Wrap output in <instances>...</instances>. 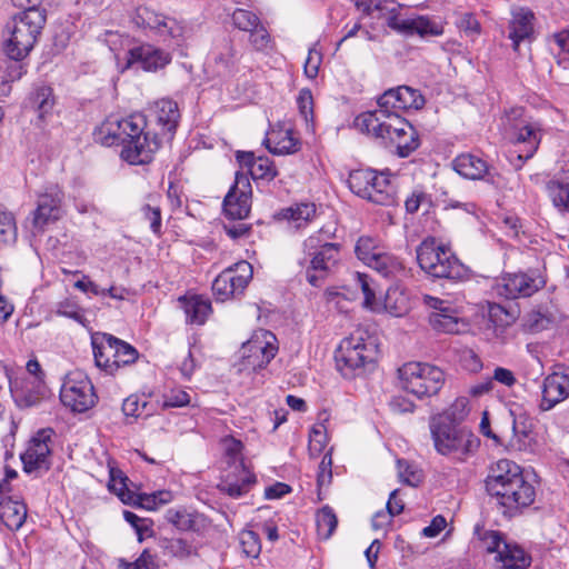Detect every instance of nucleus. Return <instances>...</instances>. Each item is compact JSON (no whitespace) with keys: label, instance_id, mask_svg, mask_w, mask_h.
<instances>
[{"label":"nucleus","instance_id":"nucleus-38","mask_svg":"<svg viewBox=\"0 0 569 569\" xmlns=\"http://www.w3.org/2000/svg\"><path fill=\"white\" fill-rule=\"evenodd\" d=\"M409 29L407 34H419L420 37H438L443 33V28L441 24L436 23L428 19L427 17H417L409 19Z\"/></svg>","mask_w":569,"mask_h":569},{"label":"nucleus","instance_id":"nucleus-13","mask_svg":"<svg viewBox=\"0 0 569 569\" xmlns=\"http://www.w3.org/2000/svg\"><path fill=\"white\" fill-rule=\"evenodd\" d=\"M403 389L418 398L437 395L445 383L443 371L430 363L408 362L399 369Z\"/></svg>","mask_w":569,"mask_h":569},{"label":"nucleus","instance_id":"nucleus-21","mask_svg":"<svg viewBox=\"0 0 569 569\" xmlns=\"http://www.w3.org/2000/svg\"><path fill=\"white\" fill-rule=\"evenodd\" d=\"M52 436L53 430L51 428H46L39 430L30 439L26 451L21 453L20 457L23 463V470L27 473H32L39 470H49V457L51 453L50 442Z\"/></svg>","mask_w":569,"mask_h":569},{"label":"nucleus","instance_id":"nucleus-28","mask_svg":"<svg viewBox=\"0 0 569 569\" xmlns=\"http://www.w3.org/2000/svg\"><path fill=\"white\" fill-rule=\"evenodd\" d=\"M268 150L277 156L292 154L300 150L301 142L292 129L272 130L264 139Z\"/></svg>","mask_w":569,"mask_h":569},{"label":"nucleus","instance_id":"nucleus-58","mask_svg":"<svg viewBox=\"0 0 569 569\" xmlns=\"http://www.w3.org/2000/svg\"><path fill=\"white\" fill-rule=\"evenodd\" d=\"M43 393L44 389L40 387L36 392H31L30 390L16 392L14 399L20 407H32L39 402Z\"/></svg>","mask_w":569,"mask_h":569},{"label":"nucleus","instance_id":"nucleus-16","mask_svg":"<svg viewBox=\"0 0 569 569\" xmlns=\"http://www.w3.org/2000/svg\"><path fill=\"white\" fill-rule=\"evenodd\" d=\"M60 400L73 412H84L91 409L97 402L91 380L81 371L70 372L62 383Z\"/></svg>","mask_w":569,"mask_h":569},{"label":"nucleus","instance_id":"nucleus-52","mask_svg":"<svg viewBox=\"0 0 569 569\" xmlns=\"http://www.w3.org/2000/svg\"><path fill=\"white\" fill-rule=\"evenodd\" d=\"M480 539L487 552H495L497 556H499V551H502L503 545H508L499 531H485Z\"/></svg>","mask_w":569,"mask_h":569},{"label":"nucleus","instance_id":"nucleus-40","mask_svg":"<svg viewBox=\"0 0 569 569\" xmlns=\"http://www.w3.org/2000/svg\"><path fill=\"white\" fill-rule=\"evenodd\" d=\"M238 53L231 42H226L222 49L214 56L217 73L219 76L230 74L236 66Z\"/></svg>","mask_w":569,"mask_h":569},{"label":"nucleus","instance_id":"nucleus-56","mask_svg":"<svg viewBox=\"0 0 569 569\" xmlns=\"http://www.w3.org/2000/svg\"><path fill=\"white\" fill-rule=\"evenodd\" d=\"M387 4H389L388 0H356L357 9L361 10L367 16L376 11L382 16L385 9H387Z\"/></svg>","mask_w":569,"mask_h":569},{"label":"nucleus","instance_id":"nucleus-6","mask_svg":"<svg viewBox=\"0 0 569 569\" xmlns=\"http://www.w3.org/2000/svg\"><path fill=\"white\" fill-rule=\"evenodd\" d=\"M420 269L432 278L461 280L467 268L447 246L433 237L426 238L416 249Z\"/></svg>","mask_w":569,"mask_h":569},{"label":"nucleus","instance_id":"nucleus-32","mask_svg":"<svg viewBox=\"0 0 569 569\" xmlns=\"http://www.w3.org/2000/svg\"><path fill=\"white\" fill-rule=\"evenodd\" d=\"M27 73V66L21 60L9 58L0 61V96H8L11 83L20 80Z\"/></svg>","mask_w":569,"mask_h":569},{"label":"nucleus","instance_id":"nucleus-47","mask_svg":"<svg viewBox=\"0 0 569 569\" xmlns=\"http://www.w3.org/2000/svg\"><path fill=\"white\" fill-rule=\"evenodd\" d=\"M398 467V476L401 482L411 486L417 487L422 481V473L420 470H418L415 466L409 463L406 460H398L397 461Z\"/></svg>","mask_w":569,"mask_h":569},{"label":"nucleus","instance_id":"nucleus-45","mask_svg":"<svg viewBox=\"0 0 569 569\" xmlns=\"http://www.w3.org/2000/svg\"><path fill=\"white\" fill-rule=\"evenodd\" d=\"M232 22L236 28L246 32L254 30L261 23L254 12L246 9H236L232 13Z\"/></svg>","mask_w":569,"mask_h":569},{"label":"nucleus","instance_id":"nucleus-2","mask_svg":"<svg viewBox=\"0 0 569 569\" xmlns=\"http://www.w3.org/2000/svg\"><path fill=\"white\" fill-rule=\"evenodd\" d=\"M486 489L506 510L512 513L535 501V487L525 480L521 468L513 461L501 459L491 468L486 479Z\"/></svg>","mask_w":569,"mask_h":569},{"label":"nucleus","instance_id":"nucleus-22","mask_svg":"<svg viewBox=\"0 0 569 569\" xmlns=\"http://www.w3.org/2000/svg\"><path fill=\"white\" fill-rule=\"evenodd\" d=\"M251 209V184L244 173H236L233 186L223 200L224 214L232 220L246 219Z\"/></svg>","mask_w":569,"mask_h":569},{"label":"nucleus","instance_id":"nucleus-43","mask_svg":"<svg viewBox=\"0 0 569 569\" xmlns=\"http://www.w3.org/2000/svg\"><path fill=\"white\" fill-rule=\"evenodd\" d=\"M469 401L465 397L457 398L455 402L441 415L432 419H443L459 425L469 413Z\"/></svg>","mask_w":569,"mask_h":569},{"label":"nucleus","instance_id":"nucleus-35","mask_svg":"<svg viewBox=\"0 0 569 569\" xmlns=\"http://www.w3.org/2000/svg\"><path fill=\"white\" fill-rule=\"evenodd\" d=\"M316 216V204L309 202H301L290 206L282 210V217L297 228L306 226Z\"/></svg>","mask_w":569,"mask_h":569},{"label":"nucleus","instance_id":"nucleus-11","mask_svg":"<svg viewBox=\"0 0 569 569\" xmlns=\"http://www.w3.org/2000/svg\"><path fill=\"white\" fill-rule=\"evenodd\" d=\"M348 184L355 194L372 203L386 207L396 203L395 187L382 172L372 169L353 170L349 174Z\"/></svg>","mask_w":569,"mask_h":569},{"label":"nucleus","instance_id":"nucleus-31","mask_svg":"<svg viewBox=\"0 0 569 569\" xmlns=\"http://www.w3.org/2000/svg\"><path fill=\"white\" fill-rule=\"evenodd\" d=\"M156 114L162 130L172 137L180 120L178 103L171 99H161L156 103Z\"/></svg>","mask_w":569,"mask_h":569},{"label":"nucleus","instance_id":"nucleus-1","mask_svg":"<svg viewBox=\"0 0 569 569\" xmlns=\"http://www.w3.org/2000/svg\"><path fill=\"white\" fill-rule=\"evenodd\" d=\"M146 121L141 114L127 118L109 116L93 131L96 142L106 146H121V158L130 164L149 163L160 147V140L154 134L150 137L144 131Z\"/></svg>","mask_w":569,"mask_h":569},{"label":"nucleus","instance_id":"nucleus-8","mask_svg":"<svg viewBox=\"0 0 569 569\" xmlns=\"http://www.w3.org/2000/svg\"><path fill=\"white\" fill-rule=\"evenodd\" d=\"M333 232L321 228L303 241V250L310 258L306 269L307 281L319 287L327 273L338 263L340 258V244L330 242Z\"/></svg>","mask_w":569,"mask_h":569},{"label":"nucleus","instance_id":"nucleus-26","mask_svg":"<svg viewBox=\"0 0 569 569\" xmlns=\"http://www.w3.org/2000/svg\"><path fill=\"white\" fill-rule=\"evenodd\" d=\"M453 169L462 177L471 180L485 179L495 183V176L487 161L472 153H462L452 162Z\"/></svg>","mask_w":569,"mask_h":569},{"label":"nucleus","instance_id":"nucleus-57","mask_svg":"<svg viewBox=\"0 0 569 569\" xmlns=\"http://www.w3.org/2000/svg\"><path fill=\"white\" fill-rule=\"evenodd\" d=\"M321 60L322 58L320 52H318L316 49L309 50L303 68L305 74L309 79H315L318 76Z\"/></svg>","mask_w":569,"mask_h":569},{"label":"nucleus","instance_id":"nucleus-30","mask_svg":"<svg viewBox=\"0 0 569 569\" xmlns=\"http://www.w3.org/2000/svg\"><path fill=\"white\" fill-rule=\"evenodd\" d=\"M180 302L186 315V321L191 325H203L212 311L210 300L201 296L180 298Z\"/></svg>","mask_w":569,"mask_h":569},{"label":"nucleus","instance_id":"nucleus-20","mask_svg":"<svg viewBox=\"0 0 569 569\" xmlns=\"http://www.w3.org/2000/svg\"><path fill=\"white\" fill-rule=\"evenodd\" d=\"M423 302L430 309L429 323L436 331L458 333L465 327L460 311L449 300L427 295Z\"/></svg>","mask_w":569,"mask_h":569},{"label":"nucleus","instance_id":"nucleus-15","mask_svg":"<svg viewBox=\"0 0 569 569\" xmlns=\"http://www.w3.org/2000/svg\"><path fill=\"white\" fill-rule=\"evenodd\" d=\"M546 278L537 269L505 273L496 280L495 292L507 299L528 298L546 286Z\"/></svg>","mask_w":569,"mask_h":569},{"label":"nucleus","instance_id":"nucleus-23","mask_svg":"<svg viewBox=\"0 0 569 569\" xmlns=\"http://www.w3.org/2000/svg\"><path fill=\"white\" fill-rule=\"evenodd\" d=\"M276 336L268 330L256 332L242 346L243 357L254 370L266 367L277 355Z\"/></svg>","mask_w":569,"mask_h":569},{"label":"nucleus","instance_id":"nucleus-34","mask_svg":"<svg viewBox=\"0 0 569 569\" xmlns=\"http://www.w3.org/2000/svg\"><path fill=\"white\" fill-rule=\"evenodd\" d=\"M496 560L501 563V569H527L530 565V558L523 549L512 543L503 545Z\"/></svg>","mask_w":569,"mask_h":569},{"label":"nucleus","instance_id":"nucleus-53","mask_svg":"<svg viewBox=\"0 0 569 569\" xmlns=\"http://www.w3.org/2000/svg\"><path fill=\"white\" fill-rule=\"evenodd\" d=\"M172 499L170 491H158L151 495H140V506L149 510L156 509L160 505H166Z\"/></svg>","mask_w":569,"mask_h":569},{"label":"nucleus","instance_id":"nucleus-4","mask_svg":"<svg viewBox=\"0 0 569 569\" xmlns=\"http://www.w3.org/2000/svg\"><path fill=\"white\" fill-rule=\"evenodd\" d=\"M377 356L376 339L357 330L340 342L335 360L337 369L345 378L355 379L375 369Z\"/></svg>","mask_w":569,"mask_h":569},{"label":"nucleus","instance_id":"nucleus-7","mask_svg":"<svg viewBox=\"0 0 569 569\" xmlns=\"http://www.w3.org/2000/svg\"><path fill=\"white\" fill-rule=\"evenodd\" d=\"M503 123L510 128L515 151L511 152L510 162L515 169H521L523 163L537 152L541 139L542 128L538 121L525 114L522 108H512L505 114Z\"/></svg>","mask_w":569,"mask_h":569},{"label":"nucleus","instance_id":"nucleus-17","mask_svg":"<svg viewBox=\"0 0 569 569\" xmlns=\"http://www.w3.org/2000/svg\"><path fill=\"white\" fill-rule=\"evenodd\" d=\"M64 198V191L58 184H51L39 193L36 209L31 212L33 229L42 232L49 224L62 219L66 213Z\"/></svg>","mask_w":569,"mask_h":569},{"label":"nucleus","instance_id":"nucleus-62","mask_svg":"<svg viewBox=\"0 0 569 569\" xmlns=\"http://www.w3.org/2000/svg\"><path fill=\"white\" fill-rule=\"evenodd\" d=\"M57 313L73 319L79 323H83L84 321V316L79 309V307L69 301L59 303Z\"/></svg>","mask_w":569,"mask_h":569},{"label":"nucleus","instance_id":"nucleus-14","mask_svg":"<svg viewBox=\"0 0 569 569\" xmlns=\"http://www.w3.org/2000/svg\"><path fill=\"white\" fill-rule=\"evenodd\" d=\"M377 103V110L363 112L362 114H372L383 120H392L393 117H400V111L422 109L426 100L417 89L399 86L386 90L378 98Z\"/></svg>","mask_w":569,"mask_h":569},{"label":"nucleus","instance_id":"nucleus-59","mask_svg":"<svg viewBox=\"0 0 569 569\" xmlns=\"http://www.w3.org/2000/svg\"><path fill=\"white\" fill-rule=\"evenodd\" d=\"M327 442V436L323 426L315 427L311 431L309 450L311 453H320Z\"/></svg>","mask_w":569,"mask_h":569},{"label":"nucleus","instance_id":"nucleus-29","mask_svg":"<svg viewBox=\"0 0 569 569\" xmlns=\"http://www.w3.org/2000/svg\"><path fill=\"white\" fill-rule=\"evenodd\" d=\"M0 519L8 529H20L27 519L26 503L12 497L1 498Z\"/></svg>","mask_w":569,"mask_h":569},{"label":"nucleus","instance_id":"nucleus-12","mask_svg":"<svg viewBox=\"0 0 569 569\" xmlns=\"http://www.w3.org/2000/svg\"><path fill=\"white\" fill-rule=\"evenodd\" d=\"M242 442L234 438L224 439V450L228 465L232 470L228 471L219 485L220 491L231 498H239L248 493L256 485V476L244 465L242 458Z\"/></svg>","mask_w":569,"mask_h":569},{"label":"nucleus","instance_id":"nucleus-5","mask_svg":"<svg viewBox=\"0 0 569 569\" xmlns=\"http://www.w3.org/2000/svg\"><path fill=\"white\" fill-rule=\"evenodd\" d=\"M430 432L437 452L459 462L473 456L480 446L471 430L443 419H431Z\"/></svg>","mask_w":569,"mask_h":569},{"label":"nucleus","instance_id":"nucleus-19","mask_svg":"<svg viewBox=\"0 0 569 569\" xmlns=\"http://www.w3.org/2000/svg\"><path fill=\"white\" fill-rule=\"evenodd\" d=\"M252 267L247 261H240L224 269L212 283V292L218 301H226L243 293L250 279Z\"/></svg>","mask_w":569,"mask_h":569},{"label":"nucleus","instance_id":"nucleus-42","mask_svg":"<svg viewBox=\"0 0 569 569\" xmlns=\"http://www.w3.org/2000/svg\"><path fill=\"white\" fill-rule=\"evenodd\" d=\"M383 249L371 237H360L356 243V254L365 264H369Z\"/></svg>","mask_w":569,"mask_h":569},{"label":"nucleus","instance_id":"nucleus-54","mask_svg":"<svg viewBox=\"0 0 569 569\" xmlns=\"http://www.w3.org/2000/svg\"><path fill=\"white\" fill-rule=\"evenodd\" d=\"M249 33V41L256 50L262 51L270 46L271 37L262 23H260L258 27L254 28V30H251Z\"/></svg>","mask_w":569,"mask_h":569},{"label":"nucleus","instance_id":"nucleus-10","mask_svg":"<svg viewBox=\"0 0 569 569\" xmlns=\"http://www.w3.org/2000/svg\"><path fill=\"white\" fill-rule=\"evenodd\" d=\"M91 346L96 366L110 375L123 366L133 363L138 358L136 348L110 333H93Z\"/></svg>","mask_w":569,"mask_h":569},{"label":"nucleus","instance_id":"nucleus-9","mask_svg":"<svg viewBox=\"0 0 569 569\" xmlns=\"http://www.w3.org/2000/svg\"><path fill=\"white\" fill-rule=\"evenodd\" d=\"M47 17L37 11L17 13L7 24L9 38L4 43L8 58L24 59L37 43L46 24Z\"/></svg>","mask_w":569,"mask_h":569},{"label":"nucleus","instance_id":"nucleus-48","mask_svg":"<svg viewBox=\"0 0 569 569\" xmlns=\"http://www.w3.org/2000/svg\"><path fill=\"white\" fill-rule=\"evenodd\" d=\"M166 519L168 522L172 523L177 529L182 531L190 530L194 525L191 513H189L184 509H168L166 511Z\"/></svg>","mask_w":569,"mask_h":569},{"label":"nucleus","instance_id":"nucleus-33","mask_svg":"<svg viewBox=\"0 0 569 569\" xmlns=\"http://www.w3.org/2000/svg\"><path fill=\"white\" fill-rule=\"evenodd\" d=\"M371 269L377 271L385 278H398L405 272L402 261L395 254L382 250L376 258L368 264Z\"/></svg>","mask_w":569,"mask_h":569},{"label":"nucleus","instance_id":"nucleus-18","mask_svg":"<svg viewBox=\"0 0 569 569\" xmlns=\"http://www.w3.org/2000/svg\"><path fill=\"white\" fill-rule=\"evenodd\" d=\"M132 21L139 28L151 30L163 41L179 43L183 37L184 28L177 19L156 12L149 7L137 8Z\"/></svg>","mask_w":569,"mask_h":569},{"label":"nucleus","instance_id":"nucleus-44","mask_svg":"<svg viewBox=\"0 0 569 569\" xmlns=\"http://www.w3.org/2000/svg\"><path fill=\"white\" fill-rule=\"evenodd\" d=\"M278 174V171L273 164V162L268 157H258L256 163L253 164L252 170L250 171V176L253 180H273Z\"/></svg>","mask_w":569,"mask_h":569},{"label":"nucleus","instance_id":"nucleus-61","mask_svg":"<svg viewBox=\"0 0 569 569\" xmlns=\"http://www.w3.org/2000/svg\"><path fill=\"white\" fill-rule=\"evenodd\" d=\"M490 379L492 382L496 381L508 388H511L517 383L515 373L510 369L503 367H496Z\"/></svg>","mask_w":569,"mask_h":569},{"label":"nucleus","instance_id":"nucleus-46","mask_svg":"<svg viewBox=\"0 0 569 569\" xmlns=\"http://www.w3.org/2000/svg\"><path fill=\"white\" fill-rule=\"evenodd\" d=\"M242 552L247 557L257 558L261 552L259 535L252 530H243L239 536Z\"/></svg>","mask_w":569,"mask_h":569},{"label":"nucleus","instance_id":"nucleus-25","mask_svg":"<svg viewBox=\"0 0 569 569\" xmlns=\"http://www.w3.org/2000/svg\"><path fill=\"white\" fill-rule=\"evenodd\" d=\"M127 67L139 64L146 71H157L171 62V54L152 44L144 43L128 51Z\"/></svg>","mask_w":569,"mask_h":569},{"label":"nucleus","instance_id":"nucleus-37","mask_svg":"<svg viewBox=\"0 0 569 569\" xmlns=\"http://www.w3.org/2000/svg\"><path fill=\"white\" fill-rule=\"evenodd\" d=\"M355 286L361 289L363 293V307L376 311L379 309V301L376 299V289L373 280L366 273H355Z\"/></svg>","mask_w":569,"mask_h":569},{"label":"nucleus","instance_id":"nucleus-39","mask_svg":"<svg viewBox=\"0 0 569 569\" xmlns=\"http://www.w3.org/2000/svg\"><path fill=\"white\" fill-rule=\"evenodd\" d=\"M29 104L40 112V117H43L54 104L52 89L48 86L36 88L29 97Z\"/></svg>","mask_w":569,"mask_h":569},{"label":"nucleus","instance_id":"nucleus-36","mask_svg":"<svg viewBox=\"0 0 569 569\" xmlns=\"http://www.w3.org/2000/svg\"><path fill=\"white\" fill-rule=\"evenodd\" d=\"M547 191L559 211L569 212V182L552 179L547 183Z\"/></svg>","mask_w":569,"mask_h":569},{"label":"nucleus","instance_id":"nucleus-63","mask_svg":"<svg viewBox=\"0 0 569 569\" xmlns=\"http://www.w3.org/2000/svg\"><path fill=\"white\" fill-rule=\"evenodd\" d=\"M142 213L150 222V228L154 233H159L161 229V211L158 207L146 204L142 208Z\"/></svg>","mask_w":569,"mask_h":569},{"label":"nucleus","instance_id":"nucleus-50","mask_svg":"<svg viewBox=\"0 0 569 569\" xmlns=\"http://www.w3.org/2000/svg\"><path fill=\"white\" fill-rule=\"evenodd\" d=\"M300 114L303 117L307 124L313 121V99L311 90L301 89L297 99Z\"/></svg>","mask_w":569,"mask_h":569},{"label":"nucleus","instance_id":"nucleus-60","mask_svg":"<svg viewBox=\"0 0 569 569\" xmlns=\"http://www.w3.org/2000/svg\"><path fill=\"white\" fill-rule=\"evenodd\" d=\"M17 227L14 218L11 212L0 210V236L7 238H14Z\"/></svg>","mask_w":569,"mask_h":569},{"label":"nucleus","instance_id":"nucleus-41","mask_svg":"<svg viewBox=\"0 0 569 569\" xmlns=\"http://www.w3.org/2000/svg\"><path fill=\"white\" fill-rule=\"evenodd\" d=\"M317 531L320 538L329 539L337 528L338 519L329 506L322 507L316 516Z\"/></svg>","mask_w":569,"mask_h":569},{"label":"nucleus","instance_id":"nucleus-64","mask_svg":"<svg viewBox=\"0 0 569 569\" xmlns=\"http://www.w3.org/2000/svg\"><path fill=\"white\" fill-rule=\"evenodd\" d=\"M190 402V396L183 390L172 391L169 396L166 397L164 407L176 408L183 407Z\"/></svg>","mask_w":569,"mask_h":569},{"label":"nucleus","instance_id":"nucleus-27","mask_svg":"<svg viewBox=\"0 0 569 569\" xmlns=\"http://www.w3.org/2000/svg\"><path fill=\"white\" fill-rule=\"evenodd\" d=\"M533 20L535 14L528 8H518L512 11L511 20L508 26V38L512 41V48L515 51L518 50L521 41L532 37Z\"/></svg>","mask_w":569,"mask_h":569},{"label":"nucleus","instance_id":"nucleus-3","mask_svg":"<svg viewBox=\"0 0 569 569\" xmlns=\"http://www.w3.org/2000/svg\"><path fill=\"white\" fill-rule=\"evenodd\" d=\"M353 124L359 131L379 140L386 148L395 149L401 158L410 156L420 144L418 132L402 117L383 120L372 114H359Z\"/></svg>","mask_w":569,"mask_h":569},{"label":"nucleus","instance_id":"nucleus-51","mask_svg":"<svg viewBox=\"0 0 569 569\" xmlns=\"http://www.w3.org/2000/svg\"><path fill=\"white\" fill-rule=\"evenodd\" d=\"M382 17H386L387 24L389 28L407 34V31L409 29V19H400L397 6L389 7V4H387V9H385V13L382 14ZM379 18H381V14H379Z\"/></svg>","mask_w":569,"mask_h":569},{"label":"nucleus","instance_id":"nucleus-49","mask_svg":"<svg viewBox=\"0 0 569 569\" xmlns=\"http://www.w3.org/2000/svg\"><path fill=\"white\" fill-rule=\"evenodd\" d=\"M166 551L178 558H187L196 552L193 546L183 539H170L164 542Z\"/></svg>","mask_w":569,"mask_h":569},{"label":"nucleus","instance_id":"nucleus-55","mask_svg":"<svg viewBox=\"0 0 569 569\" xmlns=\"http://www.w3.org/2000/svg\"><path fill=\"white\" fill-rule=\"evenodd\" d=\"M332 459L331 453L327 452L323 455L320 463H319V470L317 475V483L319 487L328 486L331 482L332 478Z\"/></svg>","mask_w":569,"mask_h":569},{"label":"nucleus","instance_id":"nucleus-24","mask_svg":"<svg viewBox=\"0 0 569 569\" xmlns=\"http://www.w3.org/2000/svg\"><path fill=\"white\" fill-rule=\"evenodd\" d=\"M569 398V370L548 375L542 383V398L539 408L549 411Z\"/></svg>","mask_w":569,"mask_h":569}]
</instances>
